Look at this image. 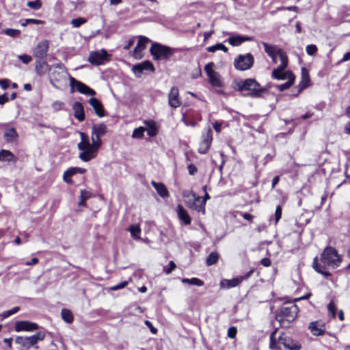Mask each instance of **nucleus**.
Instances as JSON below:
<instances>
[{
  "instance_id": "obj_1",
  "label": "nucleus",
  "mask_w": 350,
  "mask_h": 350,
  "mask_svg": "<svg viewBox=\"0 0 350 350\" xmlns=\"http://www.w3.org/2000/svg\"><path fill=\"white\" fill-rule=\"evenodd\" d=\"M107 133V126L103 124H94L92 127L91 139L90 143L88 137L84 133H81V142L77 144L81 151L79 158L84 162H88L96 157L99 148L102 145L100 137Z\"/></svg>"
},
{
  "instance_id": "obj_2",
  "label": "nucleus",
  "mask_w": 350,
  "mask_h": 350,
  "mask_svg": "<svg viewBox=\"0 0 350 350\" xmlns=\"http://www.w3.org/2000/svg\"><path fill=\"white\" fill-rule=\"evenodd\" d=\"M341 258L334 247H327L321 256V262H318L317 257L313 260L312 267L314 270L325 275L329 276L330 273L326 270V267L336 268L339 266Z\"/></svg>"
},
{
  "instance_id": "obj_3",
  "label": "nucleus",
  "mask_w": 350,
  "mask_h": 350,
  "mask_svg": "<svg viewBox=\"0 0 350 350\" xmlns=\"http://www.w3.org/2000/svg\"><path fill=\"white\" fill-rule=\"evenodd\" d=\"M277 331L278 329H275L270 335L269 347L271 349L282 350V347L285 350H299L301 349V345L285 333H282L277 338Z\"/></svg>"
},
{
  "instance_id": "obj_4",
  "label": "nucleus",
  "mask_w": 350,
  "mask_h": 350,
  "mask_svg": "<svg viewBox=\"0 0 350 350\" xmlns=\"http://www.w3.org/2000/svg\"><path fill=\"white\" fill-rule=\"evenodd\" d=\"M299 312L298 307L294 304H286L276 314L275 319L282 327H288L297 317Z\"/></svg>"
},
{
  "instance_id": "obj_5",
  "label": "nucleus",
  "mask_w": 350,
  "mask_h": 350,
  "mask_svg": "<svg viewBox=\"0 0 350 350\" xmlns=\"http://www.w3.org/2000/svg\"><path fill=\"white\" fill-rule=\"evenodd\" d=\"M260 85L254 79H246L240 80L236 83V90L238 91L249 90L250 92L245 96L252 98L261 97L262 94L265 92L267 89L265 88H260Z\"/></svg>"
},
{
  "instance_id": "obj_6",
  "label": "nucleus",
  "mask_w": 350,
  "mask_h": 350,
  "mask_svg": "<svg viewBox=\"0 0 350 350\" xmlns=\"http://www.w3.org/2000/svg\"><path fill=\"white\" fill-rule=\"evenodd\" d=\"M175 49L160 43L153 42L150 49V53L154 60H167L174 53Z\"/></svg>"
},
{
  "instance_id": "obj_7",
  "label": "nucleus",
  "mask_w": 350,
  "mask_h": 350,
  "mask_svg": "<svg viewBox=\"0 0 350 350\" xmlns=\"http://www.w3.org/2000/svg\"><path fill=\"white\" fill-rule=\"evenodd\" d=\"M45 334L42 332H37L31 336H17L15 342L21 346L20 350L28 349L31 347L35 346L38 341L43 340Z\"/></svg>"
},
{
  "instance_id": "obj_8",
  "label": "nucleus",
  "mask_w": 350,
  "mask_h": 350,
  "mask_svg": "<svg viewBox=\"0 0 350 350\" xmlns=\"http://www.w3.org/2000/svg\"><path fill=\"white\" fill-rule=\"evenodd\" d=\"M253 64L254 57L251 53L239 55L234 62V67L239 70H248L253 66Z\"/></svg>"
},
{
  "instance_id": "obj_9",
  "label": "nucleus",
  "mask_w": 350,
  "mask_h": 350,
  "mask_svg": "<svg viewBox=\"0 0 350 350\" xmlns=\"http://www.w3.org/2000/svg\"><path fill=\"white\" fill-rule=\"evenodd\" d=\"M70 92H73L75 91V88L77 91L80 92L81 94L85 95H91L94 96L96 94V92L86 85L85 83L77 80L72 77H70Z\"/></svg>"
},
{
  "instance_id": "obj_10",
  "label": "nucleus",
  "mask_w": 350,
  "mask_h": 350,
  "mask_svg": "<svg viewBox=\"0 0 350 350\" xmlns=\"http://www.w3.org/2000/svg\"><path fill=\"white\" fill-rule=\"evenodd\" d=\"M109 57V55L107 51L105 49H101L100 51L91 52L88 57V61L93 65L99 66L108 61Z\"/></svg>"
},
{
  "instance_id": "obj_11",
  "label": "nucleus",
  "mask_w": 350,
  "mask_h": 350,
  "mask_svg": "<svg viewBox=\"0 0 350 350\" xmlns=\"http://www.w3.org/2000/svg\"><path fill=\"white\" fill-rule=\"evenodd\" d=\"M213 132L210 127L205 129L204 133L202 134V141L200 142L198 148V152L200 154H206L212 143Z\"/></svg>"
},
{
  "instance_id": "obj_12",
  "label": "nucleus",
  "mask_w": 350,
  "mask_h": 350,
  "mask_svg": "<svg viewBox=\"0 0 350 350\" xmlns=\"http://www.w3.org/2000/svg\"><path fill=\"white\" fill-rule=\"evenodd\" d=\"M49 48V43L47 40L40 42L36 46L33 55L36 59H45Z\"/></svg>"
},
{
  "instance_id": "obj_13",
  "label": "nucleus",
  "mask_w": 350,
  "mask_h": 350,
  "mask_svg": "<svg viewBox=\"0 0 350 350\" xmlns=\"http://www.w3.org/2000/svg\"><path fill=\"white\" fill-rule=\"evenodd\" d=\"M150 42V39L144 36H139L137 46L133 50V56L135 59H140L143 57L142 51L146 49V44Z\"/></svg>"
},
{
  "instance_id": "obj_14",
  "label": "nucleus",
  "mask_w": 350,
  "mask_h": 350,
  "mask_svg": "<svg viewBox=\"0 0 350 350\" xmlns=\"http://www.w3.org/2000/svg\"><path fill=\"white\" fill-rule=\"evenodd\" d=\"M168 103L169 105L173 108L180 107L182 103L179 97L178 88L176 86L172 87L168 94Z\"/></svg>"
},
{
  "instance_id": "obj_15",
  "label": "nucleus",
  "mask_w": 350,
  "mask_h": 350,
  "mask_svg": "<svg viewBox=\"0 0 350 350\" xmlns=\"http://www.w3.org/2000/svg\"><path fill=\"white\" fill-rule=\"evenodd\" d=\"M38 328V325L32 322L22 321H16L15 323L14 329L16 332H21V331H33Z\"/></svg>"
},
{
  "instance_id": "obj_16",
  "label": "nucleus",
  "mask_w": 350,
  "mask_h": 350,
  "mask_svg": "<svg viewBox=\"0 0 350 350\" xmlns=\"http://www.w3.org/2000/svg\"><path fill=\"white\" fill-rule=\"evenodd\" d=\"M308 329L314 336H321L325 332V323L321 321L311 322L308 326Z\"/></svg>"
},
{
  "instance_id": "obj_17",
  "label": "nucleus",
  "mask_w": 350,
  "mask_h": 350,
  "mask_svg": "<svg viewBox=\"0 0 350 350\" xmlns=\"http://www.w3.org/2000/svg\"><path fill=\"white\" fill-rule=\"evenodd\" d=\"M89 104L93 108L95 113L100 118L105 116V110L103 104L97 98L92 97L88 100Z\"/></svg>"
},
{
  "instance_id": "obj_18",
  "label": "nucleus",
  "mask_w": 350,
  "mask_h": 350,
  "mask_svg": "<svg viewBox=\"0 0 350 350\" xmlns=\"http://www.w3.org/2000/svg\"><path fill=\"white\" fill-rule=\"evenodd\" d=\"M310 83V77L308 71L305 68L301 69V80L299 82L296 94H293L295 96H297L304 89L306 88Z\"/></svg>"
},
{
  "instance_id": "obj_19",
  "label": "nucleus",
  "mask_w": 350,
  "mask_h": 350,
  "mask_svg": "<svg viewBox=\"0 0 350 350\" xmlns=\"http://www.w3.org/2000/svg\"><path fill=\"white\" fill-rule=\"evenodd\" d=\"M243 280V278H235L232 280L223 279L220 281L219 286L221 288L229 289L237 286Z\"/></svg>"
},
{
  "instance_id": "obj_20",
  "label": "nucleus",
  "mask_w": 350,
  "mask_h": 350,
  "mask_svg": "<svg viewBox=\"0 0 350 350\" xmlns=\"http://www.w3.org/2000/svg\"><path fill=\"white\" fill-rule=\"evenodd\" d=\"M72 109L74 111V116L79 122H83L85 120L84 108L81 103L76 101L72 105Z\"/></svg>"
},
{
  "instance_id": "obj_21",
  "label": "nucleus",
  "mask_w": 350,
  "mask_h": 350,
  "mask_svg": "<svg viewBox=\"0 0 350 350\" xmlns=\"http://www.w3.org/2000/svg\"><path fill=\"white\" fill-rule=\"evenodd\" d=\"M278 57L280 58V64L278 66L277 68L273 69V70L278 71H284L288 66V57L286 53L282 50H277Z\"/></svg>"
},
{
  "instance_id": "obj_22",
  "label": "nucleus",
  "mask_w": 350,
  "mask_h": 350,
  "mask_svg": "<svg viewBox=\"0 0 350 350\" xmlns=\"http://www.w3.org/2000/svg\"><path fill=\"white\" fill-rule=\"evenodd\" d=\"M50 66L45 59H36V70L38 75L42 76L50 70Z\"/></svg>"
},
{
  "instance_id": "obj_23",
  "label": "nucleus",
  "mask_w": 350,
  "mask_h": 350,
  "mask_svg": "<svg viewBox=\"0 0 350 350\" xmlns=\"http://www.w3.org/2000/svg\"><path fill=\"white\" fill-rule=\"evenodd\" d=\"M189 207L193 210L197 211L198 212H202L203 214L205 213V200H202V199L198 196L196 197L194 196V200Z\"/></svg>"
},
{
  "instance_id": "obj_24",
  "label": "nucleus",
  "mask_w": 350,
  "mask_h": 350,
  "mask_svg": "<svg viewBox=\"0 0 350 350\" xmlns=\"http://www.w3.org/2000/svg\"><path fill=\"white\" fill-rule=\"evenodd\" d=\"M177 215L180 220L185 225H189L191 224V220L187 211L181 205L177 206Z\"/></svg>"
},
{
  "instance_id": "obj_25",
  "label": "nucleus",
  "mask_w": 350,
  "mask_h": 350,
  "mask_svg": "<svg viewBox=\"0 0 350 350\" xmlns=\"http://www.w3.org/2000/svg\"><path fill=\"white\" fill-rule=\"evenodd\" d=\"M152 185L154 187L157 193L162 198H166L169 196V192L167 190L166 187L161 183H157L154 180L151 182Z\"/></svg>"
},
{
  "instance_id": "obj_26",
  "label": "nucleus",
  "mask_w": 350,
  "mask_h": 350,
  "mask_svg": "<svg viewBox=\"0 0 350 350\" xmlns=\"http://www.w3.org/2000/svg\"><path fill=\"white\" fill-rule=\"evenodd\" d=\"M292 76H295L291 71H278L273 70L271 77L277 80H289Z\"/></svg>"
},
{
  "instance_id": "obj_27",
  "label": "nucleus",
  "mask_w": 350,
  "mask_h": 350,
  "mask_svg": "<svg viewBox=\"0 0 350 350\" xmlns=\"http://www.w3.org/2000/svg\"><path fill=\"white\" fill-rule=\"evenodd\" d=\"M252 38L247 36H232L228 38V42L232 46H238L245 41H251Z\"/></svg>"
},
{
  "instance_id": "obj_28",
  "label": "nucleus",
  "mask_w": 350,
  "mask_h": 350,
  "mask_svg": "<svg viewBox=\"0 0 350 350\" xmlns=\"http://www.w3.org/2000/svg\"><path fill=\"white\" fill-rule=\"evenodd\" d=\"M262 45L264 46L265 52L268 54V55H269L272 58L273 62H276L278 57L277 50H278L279 49H277L274 46L269 45L266 42H263Z\"/></svg>"
},
{
  "instance_id": "obj_29",
  "label": "nucleus",
  "mask_w": 350,
  "mask_h": 350,
  "mask_svg": "<svg viewBox=\"0 0 350 350\" xmlns=\"http://www.w3.org/2000/svg\"><path fill=\"white\" fill-rule=\"evenodd\" d=\"M209 82L213 86L222 87L223 83L221 81L220 75L218 72H215L211 75L208 76Z\"/></svg>"
},
{
  "instance_id": "obj_30",
  "label": "nucleus",
  "mask_w": 350,
  "mask_h": 350,
  "mask_svg": "<svg viewBox=\"0 0 350 350\" xmlns=\"http://www.w3.org/2000/svg\"><path fill=\"white\" fill-rule=\"evenodd\" d=\"M0 161H16L14 154L9 150H2L0 151Z\"/></svg>"
},
{
  "instance_id": "obj_31",
  "label": "nucleus",
  "mask_w": 350,
  "mask_h": 350,
  "mask_svg": "<svg viewBox=\"0 0 350 350\" xmlns=\"http://www.w3.org/2000/svg\"><path fill=\"white\" fill-rule=\"evenodd\" d=\"M181 282L184 284H189L191 285L202 286L204 285V282L199 278H183Z\"/></svg>"
},
{
  "instance_id": "obj_32",
  "label": "nucleus",
  "mask_w": 350,
  "mask_h": 350,
  "mask_svg": "<svg viewBox=\"0 0 350 350\" xmlns=\"http://www.w3.org/2000/svg\"><path fill=\"white\" fill-rule=\"evenodd\" d=\"M219 259V254L217 252H212L206 258V263L211 266L217 263Z\"/></svg>"
},
{
  "instance_id": "obj_33",
  "label": "nucleus",
  "mask_w": 350,
  "mask_h": 350,
  "mask_svg": "<svg viewBox=\"0 0 350 350\" xmlns=\"http://www.w3.org/2000/svg\"><path fill=\"white\" fill-rule=\"evenodd\" d=\"M61 314H62V317L63 319V320L68 323H70L73 321V315L72 314V312H70V310H68V309H62V312H61Z\"/></svg>"
},
{
  "instance_id": "obj_34",
  "label": "nucleus",
  "mask_w": 350,
  "mask_h": 350,
  "mask_svg": "<svg viewBox=\"0 0 350 350\" xmlns=\"http://www.w3.org/2000/svg\"><path fill=\"white\" fill-rule=\"evenodd\" d=\"M295 76H292L291 78H290L289 80H288L286 83L281 84V85H277L276 88L280 92L287 90L293 85V84L295 82Z\"/></svg>"
},
{
  "instance_id": "obj_35",
  "label": "nucleus",
  "mask_w": 350,
  "mask_h": 350,
  "mask_svg": "<svg viewBox=\"0 0 350 350\" xmlns=\"http://www.w3.org/2000/svg\"><path fill=\"white\" fill-rule=\"evenodd\" d=\"M18 137L16 130L14 128L5 131L4 137L7 141H13Z\"/></svg>"
},
{
  "instance_id": "obj_36",
  "label": "nucleus",
  "mask_w": 350,
  "mask_h": 350,
  "mask_svg": "<svg viewBox=\"0 0 350 350\" xmlns=\"http://www.w3.org/2000/svg\"><path fill=\"white\" fill-rule=\"evenodd\" d=\"M221 50L224 52L228 51V48L222 43H217L213 46H211L206 48V51L210 53H215L216 51Z\"/></svg>"
},
{
  "instance_id": "obj_37",
  "label": "nucleus",
  "mask_w": 350,
  "mask_h": 350,
  "mask_svg": "<svg viewBox=\"0 0 350 350\" xmlns=\"http://www.w3.org/2000/svg\"><path fill=\"white\" fill-rule=\"evenodd\" d=\"M86 172V170L79 167H70L66 171V175H71L72 176L77 173L83 174Z\"/></svg>"
},
{
  "instance_id": "obj_38",
  "label": "nucleus",
  "mask_w": 350,
  "mask_h": 350,
  "mask_svg": "<svg viewBox=\"0 0 350 350\" xmlns=\"http://www.w3.org/2000/svg\"><path fill=\"white\" fill-rule=\"evenodd\" d=\"M129 231L131 232V236L135 239H139V234L141 232V229L138 226L135 225H131L129 227Z\"/></svg>"
},
{
  "instance_id": "obj_39",
  "label": "nucleus",
  "mask_w": 350,
  "mask_h": 350,
  "mask_svg": "<svg viewBox=\"0 0 350 350\" xmlns=\"http://www.w3.org/2000/svg\"><path fill=\"white\" fill-rule=\"evenodd\" d=\"M90 197V193L85 190L81 191L80 201L79 202V206H85V201Z\"/></svg>"
},
{
  "instance_id": "obj_40",
  "label": "nucleus",
  "mask_w": 350,
  "mask_h": 350,
  "mask_svg": "<svg viewBox=\"0 0 350 350\" xmlns=\"http://www.w3.org/2000/svg\"><path fill=\"white\" fill-rule=\"evenodd\" d=\"M146 129L144 127L140 126L135 129L132 134V137L133 138H142L144 136V131Z\"/></svg>"
},
{
  "instance_id": "obj_41",
  "label": "nucleus",
  "mask_w": 350,
  "mask_h": 350,
  "mask_svg": "<svg viewBox=\"0 0 350 350\" xmlns=\"http://www.w3.org/2000/svg\"><path fill=\"white\" fill-rule=\"evenodd\" d=\"M27 6L33 10H38L41 8L42 3H41L40 0H36L33 1H28L27 3Z\"/></svg>"
},
{
  "instance_id": "obj_42",
  "label": "nucleus",
  "mask_w": 350,
  "mask_h": 350,
  "mask_svg": "<svg viewBox=\"0 0 350 350\" xmlns=\"http://www.w3.org/2000/svg\"><path fill=\"white\" fill-rule=\"evenodd\" d=\"M139 64L142 66L144 71V70H151L152 72L154 71V67L153 64L148 60L144 61V62L140 63Z\"/></svg>"
},
{
  "instance_id": "obj_43",
  "label": "nucleus",
  "mask_w": 350,
  "mask_h": 350,
  "mask_svg": "<svg viewBox=\"0 0 350 350\" xmlns=\"http://www.w3.org/2000/svg\"><path fill=\"white\" fill-rule=\"evenodd\" d=\"M86 19L83 18H75V19H72L70 22L71 25L74 27H79L81 25L84 24L86 23Z\"/></svg>"
},
{
  "instance_id": "obj_44",
  "label": "nucleus",
  "mask_w": 350,
  "mask_h": 350,
  "mask_svg": "<svg viewBox=\"0 0 350 350\" xmlns=\"http://www.w3.org/2000/svg\"><path fill=\"white\" fill-rule=\"evenodd\" d=\"M66 72H59V71H53L51 74V81L52 82L53 80L59 81L60 79L63 77V75L64 74H66Z\"/></svg>"
},
{
  "instance_id": "obj_45",
  "label": "nucleus",
  "mask_w": 350,
  "mask_h": 350,
  "mask_svg": "<svg viewBox=\"0 0 350 350\" xmlns=\"http://www.w3.org/2000/svg\"><path fill=\"white\" fill-rule=\"evenodd\" d=\"M4 33L8 36L14 38L18 36L21 31L20 30L15 29H6L4 30Z\"/></svg>"
},
{
  "instance_id": "obj_46",
  "label": "nucleus",
  "mask_w": 350,
  "mask_h": 350,
  "mask_svg": "<svg viewBox=\"0 0 350 350\" xmlns=\"http://www.w3.org/2000/svg\"><path fill=\"white\" fill-rule=\"evenodd\" d=\"M132 70L135 73V75L138 77H141V75L144 72V70L139 64L134 65L133 66Z\"/></svg>"
},
{
  "instance_id": "obj_47",
  "label": "nucleus",
  "mask_w": 350,
  "mask_h": 350,
  "mask_svg": "<svg viewBox=\"0 0 350 350\" xmlns=\"http://www.w3.org/2000/svg\"><path fill=\"white\" fill-rule=\"evenodd\" d=\"M327 309H328V311L329 312V314L332 315V317L333 318H336V307L333 301H331L328 306H327Z\"/></svg>"
},
{
  "instance_id": "obj_48",
  "label": "nucleus",
  "mask_w": 350,
  "mask_h": 350,
  "mask_svg": "<svg viewBox=\"0 0 350 350\" xmlns=\"http://www.w3.org/2000/svg\"><path fill=\"white\" fill-rule=\"evenodd\" d=\"M19 310H20V308L16 306V307L12 308L11 310H7L3 313V317L7 318V317L16 313Z\"/></svg>"
},
{
  "instance_id": "obj_49",
  "label": "nucleus",
  "mask_w": 350,
  "mask_h": 350,
  "mask_svg": "<svg viewBox=\"0 0 350 350\" xmlns=\"http://www.w3.org/2000/svg\"><path fill=\"white\" fill-rule=\"evenodd\" d=\"M306 53L309 55H313L317 51V47L314 44H310L306 46Z\"/></svg>"
},
{
  "instance_id": "obj_50",
  "label": "nucleus",
  "mask_w": 350,
  "mask_h": 350,
  "mask_svg": "<svg viewBox=\"0 0 350 350\" xmlns=\"http://www.w3.org/2000/svg\"><path fill=\"white\" fill-rule=\"evenodd\" d=\"M213 66L214 64L213 62L208 63L205 66L204 70L208 77L215 72V71L213 70Z\"/></svg>"
},
{
  "instance_id": "obj_51",
  "label": "nucleus",
  "mask_w": 350,
  "mask_h": 350,
  "mask_svg": "<svg viewBox=\"0 0 350 350\" xmlns=\"http://www.w3.org/2000/svg\"><path fill=\"white\" fill-rule=\"evenodd\" d=\"M18 59L22 61L23 63L27 64H29L32 58L29 55H20L18 56Z\"/></svg>"
},
{
  "instance_id": "obj_52",
  "label": "nucleus",
  "mask_w": 350,
  "mask_h": 350,
  "mask_svg": "<svg viewBox=\"0 0 350 350\" xmlns=\"http://www.w3.org/2000/svg\"><path fill=\"white\" fill-rule=\"evenodd\" d=\"M127 284H128L127 281H123L117 285L111 286L109 288L111 291H118L119 289H122V288H124Z\"/></svg>"
},
{
  "instance_id": "obj_53",
  "label": "nucleus",
  "mask_w": 350,
  "mask_h": 350,
  "mask_svg": "<svg viewBox=\"0 0 350 350\" xmlns=\"http://www.w3.org/2000/svg\"><path fill=\"white\" fill-rule=\"evenodd\" d=\"M64 103L59 100H56L52 103V107L54 110L58 111L63 108Z\"/></svg>"
},
{
  "instance_id": "obj_54",
  "label": "nucleus",
  "mask_w": 350,
  "mask_h": 350,
  "mask_svg": "<svg viewBox=\"0 0 350 350\" xmlns=\"http://www.w3.org/2000/svg\"><path fill=\"white\" fill-rule=\"evenodd\" d=\"M282 217V208L280 206H278L276 207L275 211V224L278 222V221Z\"/></svg>"
},
{
  "instance_id": "obj_55",
  "label": "nucleus",
  "mask_w": 350,
  "mask_h": 350,
  "mask_svg": "<svg viewBox=\"0 0 350 350\" xmlns=\"http://www.w3.org/2000/svg\"><path fill=\"white\" fill-rule=\"evenodd\" d=\"M237 329L235 327H230L228 330V336L230 338H234L236 336Z\"/></svg>"
},
{
  "instance_id": "obj_56",
  "label": "nucleus",
  "mask_w": 350,
  "mask_h": 350,
  "mask_svg": "<svg viewBox=\"0 0 350 350\" xmlns=\"http://www.w3.org/2000/svg\"><path fill=\"white\" fill-rule=\"evenodd\" d=\"M176 268V264L174 261L171 260L169 262V267L165 269L166 274H170Z\"/></svg>"
},
{
  "instance_id": "obj_57",
  "label": "nucleus",
  "mask_w": 350,
  "mask_h": 350,
  "mask_svg": "<svg viewBox=\"0 0 350 350\" xmlns=\"http://www.w3.org/2000/svg\"><path fill=\"white\" fill-rule=\"evenodd\" d=\"M145 325L149 327L150 332L152 333V334H157V329L155 328L154 327H153L152 323L148 320L145 321L144 322Z\"/></svg>"
},
{
  "instance_id": "obj_58",
  "label": "nucleus",
  "mask_w": 350,
  "mask_h": 350,
  "mask_svg": "<svg viewBox=\"0 0 350 350\" xmlns=\"http://www.w3.org/2000/svg\"><path fill=\"white\" fill-rule=\"evenodd\" d=\"M187 168H188L189 174L190 175H194L198 171L197 167L193 164H189L187 166Z\"/></svg>"
},
{
  "instance_id": "obj_59",
  "label": "nucleus",
  "mask_w": 350,
  "mask_h": 350,
  "mask_svg": "<svg viewBox=\"0 0 350 350\" xmlns=\"http://www.w3.org/2000/svg\"><path fill=\"white\" fill-rule=\"evenodd\" d=\"M10 85V81L8 79H0V86L2 89L5 90Z\"/></svg>"
},
{
  "instance_id": "obj_60",
  "label": "nucleus",
  "mask_w": 350,
  "mask_h": 350,
  "mask_svg": "<svg viewBox=\"0 0 350 350\" xmlns=\"http://www.w3.org/2000/svg\"><path fill=\"white\" fill-rule=\"evenodd\" d=\"M201 73H202V72H201V70H200V68L198 67V68H197L196 69H195V70L193 71V72H192V74H191V77H192L193 79H196V78L199 77L201 75Z\"/></svg>"
},
{
  "instance_id": "obj_61",
  "label": "nucleus",
  "mask_w": 350,
  "mask_h": 350,
  "mask_svg": "<svg viewBox=\"0 0 350 350\" xmlns=\"http://www.w3.org/2000/svg\"><path fill=\"white\" fill-rule=\"evenodd\" d=\"M213 126L217 133H219L221 131V124L217 121L213 123Z\"/></svg>"
},
{
  "instance_id": "obj_62",
  "label": "nucleus",
  "mask_w": 350,
  "mask_h": 350,
  "mask_svg": "<svg viewBox=\"0 0 350 350\" xmlns=\"http://www.w3.org/2000/svg\"><path fill=\"white\" fill-rule=\"evenodd\" d=\"M9 100V98L6 96V94L0 96V105H3L6 102Z\"/></svg>"
},
{
  "instance_id": "obj_63",
  "label": "nucleus",
  "mask_w": 350,
  "mask_h": 350,
  "mask_svg": "<svg viewBox=\"0 0 350 350\" xmlns=\"http://www.w3.org/2000/svg\"><path fill=\"white\" fill-rule=\"evenodd\" d=\"M261 264L265 267H269L271 265V260L268 258H264L260 261Z\"/></svg>"
},
{
  "instance_id": "obj_64",
  "label": "nucleus",
  "mask_w": 350,
  "mask_h": 350,
  "mask_svg": "<svg viewBox=\"0 0 350 350\" xmlns=\"http://www.w3.org/2000/svg\"><path fill=\"white\" fill-rule=\"evenodd\" d=\"M350 60V52L346 53L343 57L340 60L339 63L345 62Z\"/></svg>"
}]
</instances>
